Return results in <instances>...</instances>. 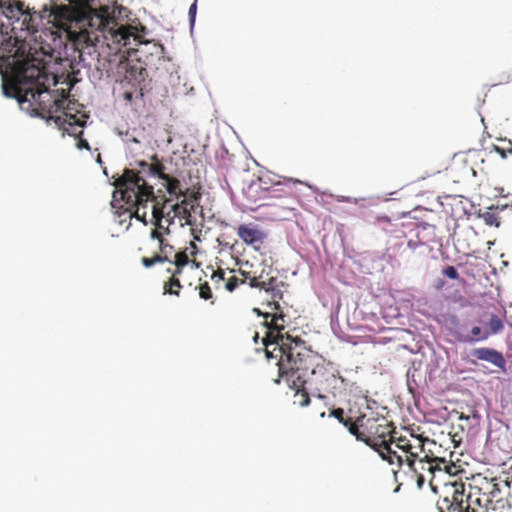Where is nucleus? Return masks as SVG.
Masks as SVG:
<instances>
[{
    "label": "nucleus",
    "instance_id": "obj_3",
    "mask_svg": "<svg viewBox=\"0 0 512 512\" xmlns=\"http://www.w3.org/2000/svg\"><path fill=\"white\" fill-rule=\"evenodd\" d=\"M57 84L54 75L49 74L44 64L40 67L30 66L23 70L14 68V82L2 85L3 94L6 97L17 99L20 104L28 102L38 116L47 120H53L59 128L68 134H75L66 128V122L71 115L65 107L66 94L62 90L60 95H55L49 90V82Z\"/></svg>",
    "mask_w": 512,
    "mask_h": 512
},
{
    "label": "nucleus",
    "instance_id": "obj_15",
    "mask_svg": "<svg viewBox=\"0 0 512 512\" xmlns=\"http://www.w3.org/2000/svg\"><path fill=\"white\" fill-rule=\"evenodd\" d=\"M136 28L131 25H120L117 29H110L111 40L120 46H128L131 39L136 41L140 36L135 32Z\"/></svg>",
    "mask_w": 512,
    "mask_h": 512
},
{
    "label": "nucleus",
    "instance_id": "obj_24",
    "mask_svg": "<svg viewBox=\"0 0 512 512\" xmlns=\"http://www.w3.org/2000/svg\"><path fill=\"white\" fill-rule=\"evenodd\" d=\"M397 432L396 430L394 431L393 433V444H395V446L402 450L405 454H408L409 452V447L412 445L414 438H416V435L414 434H410L409 437L407 436H397Z\"/></svg>",
    "mask_w": 512,
    "mask_h": 512
},
{
    "label": "nucleus",
    "instance_id": "obj_19",
    "mask_svg": "<svg viewBox=\"0 0 512 512\" xmlns=\"http://www.w3.org/2000/svg\"><path fill=\"white\" fill-rule=\"evenodd\" d=\"M425 441L426 438H423L422 436H416L414 440L412 441V445L409 447L408 454L405 455V463L408 467H416V461L421 459V456L423 455V449L425 447Z\"/></svg>",
    "mask_w": 512,
    "mask_h": 512
},
{
    "label": "nucleus",
    "instance_id": "obj_27",
    "mask_svg": "<svg viewBox=\"0 0 512 512\" xmlns=\"http://www.w3.org/2000/svg\"><path fill=\"white\" fill-rule=\"evenodd\" d=\"M330 416L336 418L340 423H342L350 432L351 425L357 424V418L353 421L350 417H345L344 410L342 408L333 409L330 412Z\"/></svg>",
    "mask_w": 512,
    "mask_h": 512
},
{
    "label": "nucleus",
    "instance_id": "obj_16",
    "mask_svg": "<svg viewBox=\"0 0 512 512\" xmlns=\"http://www.w3.org/2000/svg\"><path fill=\"white\" fill-rule=\"evenodd\" d=\"M237 235L248 245L263 243L264 233L256 226L251 224H242L237 228Z\"/></svg>",
    "mask_w": 512,
    "mask_h": 512
},
{
    "label": "nucleus",
    "instance_id": "obj_22",
    "mask_svg": "<svg viewBox=\"0 0 512 512\" xmlns=\"http://www.w3.org/2000/svg\"><path fill=\"white\" fill-rule=\"evenodd\" d=\"M83 126V122L80 121L76 115H70L66 122V128L70 130V132H74L73 136L78 138L77 147L79 149H87L90 150V145L87 140L82 139L83 130L76 131L79 127Z\"/></svg>",
    "mask_w": 512,
    "mask_h": 512
},
{
    "label": "nucleus",
    "instance_id": "obj_40",
    "mask_svg": "<svg viewBox=\"0 0 512 512\" xmlns=\"http://www.w3.org/2000/svg\"><path fill=\"white\" fill-rule=\"evenodd\" d=\"M420 244H422V243H421V242H419V241H415V240H409V241H408V243H407L408 247H409L410 249H412V250L417 249V247H418Z\"/></svg>",
    "mask_w": 512,
    "mask_h": 512
},
{
    "label": "nucleus",
    "instance_id": "obj_30",
    "mask_svg": "<svg viewBox=\"0 0 512 512\" xmlns=\"http://www.w3.org/2000/svg\"><path fill=\"white\" fill-rule=\"evenodd\" d=\"M199 297L203 300H211V303L213 304V293L211 290V287L208 282L201 283L199 285Z\"/></svg>",
    "mask_w": 512,
    "mask_h": 512
},
{
    "label": "nucleus",
    "instance_id": "obj_25",
    "mask_svg": "<svg viewBox=\"0 0 512 512\" xmlns=\"http://www.w3.org/2000/svg\"><path fill=\"white\" fill-rule=\"evenodd\" d=\"M182 289V284L180 279L177 277H169L167 281L163 284L164 294L180 296V291Z\"/></svg>",
    "mask_w": 512,
    "mask_h": 512
},
{
    "label": "nucleus",
    "instance_id": "obj_29",
    "mask_svg": "<svg viewBox=\"0 0 512 512\" xmlns=\"http://www.w3.org/2000/svg\"><path fill=\"white\" fill-rule=\"evenodd\" d=\"M291 388L296 390L295 402H297L300 406H306L309 404L310 397H309L308 392L305 389V386L299 387V388L298 387H291Z\"/></svg>",
    "mask_w": 512,
    "mask_h": 512
},
{
    "label": "nucleus",
    "instance_id": "obj_10",
    "mask_svg": "<svg viewBox=\"0 0 512 512\" xmlns=\"http://www.w3.org/2000/svg\"><path fill=\"white\" fill-rule=\"evenodd\" d=\"M413 473L418 488H422L426 480L432 485L435 473L437 471H444L443 467H439L438 464H432L426 462L424 459L416 461V467H409Z\"/></svg>",
    "mask_w": 512,
    "mask_h": 512
},
{
    "label": "nucleus",
    "instance_id": "obj_4",
    "mask_svg": "<svg viewBox=\"0 0 512 512\" xmlns=\"http://www.w3.org/2000/svg\"><path fill=\"white\" fill-rule=\"evenodd\" d=\"M468 486V494L465 495V485L454 483L451 498L445 497L437 502L438 512H496L497 508L506 506L498 478L477 474Z\"/></svg>",
    "mask_w": 512,
    "mask_h": 512
},
{
    "label": "nucleus",
    "instance_id": "obj_34",
    "mask_svg": "<svg viewBox=\"0 0 512 512\" xmlns=\"http://www.w3.org/2000/svg\"><path fill=\"white\" fill-rule=\"evenodd\" d=\"M443 275L450 279H458L459 273L454 266H447L442 271Z\"/></svg>",
    "mask_w": 512,
    "mask_h": 512
},
{
    "label": "nucleus",
    "instance_id": "obj_5",
    "mask_svg": "<svg viewBox=\"0 0 512 512\" xmlns=\"http://www.w3.org/2000/svg\"><path fill=\"white\" fill-rule=\"evenodd\" d=\"M50 16L52 24L59 32L65 33L66 38L76 45L88 44L89 31L86 28L88 19L76 7L71 5H58L53 8Z\"/></svg>",
    "mask_w": 512,
    "mask_h": 512
},
{
    "label": "nucleus",
    "instance_id": "obj_8",
    "mask_svg": "<svg viewBox=\"0 0 512 512\" xmlns=\"http://www.w3.org/2000/svg\"><path fill=\"white\" fill-rule=\"evenodd\" d=\"M284 286L282 281H278L275 277V282L272 285H267L265 291L271 293L272 301H269L267 306L270 310H273L272 319L268 325V332H266L265 337L263 338V344L266 347V343H268L270 338L274 336L281 337L283 340L286 338V334H282V331L285 328V314L282 311V308L279 304V300L283 297V292L281 287ZM277 342L278 338L275 339Z\"/></svg>",
    "mask_w": 512,
    "mask_h": 512
},
{
    "label": "nucleus",
    "instance_id": "obj_1",
    "mask_svg": "<svg viewBox=\"0 0 512 512\" xmlns=\"http://www.w3.org/2000/svg\"><path fill=\"white\" fill-rule=\"evenodd\" d=\"M114 201H123L137 220L146 223L147 205L151 203L154 225L169 233V227L178 218L187 225L196 222V215L202 214L201 193L192 191L189 197L181 200L168 198L161 190L157 193L147 180L134 170L124 169L123 174L115 179Z\"/></svg>",
    "mask_w": 512,
    "mask_h": 512
},
{
    "label": "nucleus",
    "instance_id": "obj_45",
    "mask_svg": "<svg viewBox=\"0 0 512 512\" xmlns=\"http://www.w3.org/2000/svg\"><path fill=\"white\" fill-rule=\"evenodd\" d=\"M511 480H512V475H511Z\"/></svg>",
    "mask_w": 512,
    "mask_h": 512
},
{
    "label": "nucleus",
    "instance_id": "obj_28",
    "mask_svg": "<svg viewBox=\"0 0 512 512\" xmlns=\"http://www.w3.org/2000/svg\"><path fill=\"white\" fill-rule=\"evenodd\" d=\"M297 183H301L300 181H294L292 179L287 180L286 182H277L275 184V188L273 189L274 192H280L285 195H289L292 192V186H294Z\"/></svg>",
    "mask_w": 512,
    "mask_h": 512
},
{
    "label": "nucleus",
    "instance_id": "obj_6",
    "mask_svg": "<svg viewBox=\"0 0 512 512\" xmlns=\"http://www.w3.org/2000/svg\"><path fill=\"white\" fill-rule=\"evenodd\" d=\"M394 431V424L385 417H367L366 415L358 416L357 424L351 425L350 428L351 435L374 451L388 442H393Z\"/></svg>",
    "mask_w": 512,
    "mask_h": 512
},
{
    "label": "nucleus",
    "instance_id": "obj_2",
    "mask_svg": "<svg viewBox=\"0 0 512 512\" xmlns=\"http://www.w3.org/2000/svg\"><path fill=\"white\" fill-rule=\"evenodd\" d=\"M266 343V357L278 359V373L280 380L289 387H304L318 392H331L336 388L338 378L327 368L323 359L314 351L307 348L300 338L286 334L283 340L278 336L277 342L272 336Z\"/></svg>",
    "mask_w": 512,
    "mask_h": 512
},
{
    "label": "nucleus",
    "instance_id": "obj_35",
    "mask_svg": "<svg viewBox=\"0 0 512 512\" xmlns=\"http://www.w3.org/2000/svg\"><path fill=\"white\" fill-rule=\"evenodd\" d=\"M211 280L215 283V284H220V282L224 281L225 280V271L221 268H219L218 270L214 271L211 275Z\"/></svg>",
    "mask_w": 512,
    "mask_h": 512
},
{
    "label": "nucleus",
    "instance_id": "obj_11",
    "mask_svg": "<svg viewBox=\"0 0 512 512\" xmlns=\"http://www.w3.org/2000/svg\"><path fill=\"white\" fill-rule=\"evenodd\" d=\"M471 355L477 360L491 363L502 371L506 369V360L503 354L496 349L490 347L475 348L471 351Z\"/></svg>",
    "mask_w": 512,
    "mask_h": 512
},
{
    "label": "nucleus",
    "instance_id": "obj_21",
    "mask_svg": "<svg viewBox=\"0 0 512 512\" xmlns=\"http://www.w3.org/2000/svg\"><path fill=\"white\" fill-rule=\"evenodd\" d=\"M23 2L20 0H0V18H14L22 14Z\"/></svg>",
    "mask_w": 512,
    "mask_h": 512
},
{
    "label": "nucleus",
    "instance_id": "obj_43",
    "mask_svg": "<svg viewBox=\"0 0 512 512\" xmlns=\"http://www.w3.org/2000/svg\"><path fill=\"white\" fill-rule=\"evenodd\" d=\"M70 4L76 3L77 0H67Z\"/></svg>",
    "mask_w": 512,
    "mask_h": 512
},
{
    "label": "nucleus",
    "instance_id": "obj_7",
    "mask_svg": "<svg viewBox=\"0 0 512 512\" xmlns=\"http://www.w3.org/2000/svg\"><path fill=\"white\" fill-rule=\"evenodd\" d=\"M152 162L138 161L136 163V169H133L136 173L143 175L147 180L148 177L159 178L164 181L163 185L168 193V198H174L181 200L183 197H189L192 191L188 188L183 189L180 180L173 174L167 171L166 166L160 161L156 155L151 157Z\"/></svg>",
    "mask_w": 512,
    "mask_h": 512
},
{
    "label": "nucleus",
    "instance_id": "obj_38",
    "mask_svg": "<svg viewBox=\"0 0 512 512\" xmlns=\"http://www.w3.org/2000/svg\"><path fill=\"white\" fill-rule=\"evenodd\" d=\"M138 89H129V90H125L123 92V98L125 101L131 103L133 98H134V95H135V92L137 91Z\"/></svg>",
    "mask_w": 512,
    "mask_h": 512
},
{
    "label": "nucleus",
    "instance_id": "obj_26",
    "mask_svg": "<svg viewBox=\"0 0 512 512\" xmlns=\"http://www.w3.org/2000/svg\"><path fill=\"white\" fill-rule=\"evenodd\" d=\"M479 217L483 219L486 225L499 227L500 217L496 209L488 208L484 212L479 213Z\"/></svg>",
    "mask_w": 512,
    "mask_h": 512
},
{
    "label": "nucleus",
    "instance_id": "obj_37",
    "mask_svg": "<svg viewBox=\"0 0 512 512\" xmlns=\"http://www.w3.org/2000/svg\"><path fill=\"white\" fill-rule=\"evenodd\" d=\"M196 12H197V1L195 0L192 5L190 6L189 8V21H190V24L191 26L193 27L194 23H195V17H196Z\"/></svg>",
    "mask_w": 512,
    "mask_h": 512
},
{
    "label": "nucleus",
    "instance_id": "obj_17",
    "mask_svg": "<svg viewBox=\"0 0 512 512\" xmlns=\"http://www.w3.org/2000/svg\"><path fill=\"white\" fill-rule=\"evenodd\" d=\"M147 76V71L140 65L130 66L125 74L124 81L130 84L132 88L139 89V95L143 96L141 83L144 82Z\"/></svg>",
    "mask_w": 512,
    "mask_h": 512
},
{
    "label": "nucleus",
    "instance_id": "obj_39",
    "mask_svg": "<svg viewBox=\"0 0 512 512\" xmlns=\"http://www.w3.org/2000/svg\"><path fill=\"white\" fill-rule=\"evenodd\" d=\"M183 269H184V267H176V266H174L173 269L168 268L167 271L171 273L170 277H177V278H179V276L183 273Z\"/></svg>",
    "mask_w": 512,
    "mask_h": 512
},
{
    "label": "nucleus",
    "instance_id": "obj_44",
    "mask_svg": "<svg viewBox=\"0 0 512 512\" xmlns=\"http://www.w3.org/2000/svg\"><path fill=\"white\" fill-rule=\"evenodd\" d=\"M382 219L387 221V222L389 221V218H387V217H383Z\"/></svg>",
    "mask_w": 512,
    "mask_h": 512
},
{
    "label": "nucleus",
    "instance_id": "obj_31",
    "mask_svg": "<svg viewBox=\"0 0 512 512\" xmlns=\"http://www.w3.org/2000/svg\"><path fill=\"white\" fill-rule=\"evenodd\" d=\"M500 141L505 145L503 147L495 145L494 150L498 152L503 158L507 157L508 155H512V142L506 139H500Z\"/></svg>",
    "mask_w": 512,
    "mask_h": 512
},
{
    "label": "nucleus",
    "instance_id": "obj_9",
    "mask_svg": "<svg viewBox=\"0 0 512 512\" xmlns=\"http://www.w3.org/2000/svg\"><path fill=\"white\" fill-rule=\"evenodd\" d=\"M488 329L474 326L468 334H458L457 340L461 343L473 344L475 342L485 341L491 335L499 334L504 329V323L500 316L494 313H486Z\"/></svg>",
    "mask_w": 512,
    "mask_h": 512
},
{
    "label": "nucleus",
    "instance_id": "obj_14",
    "mask_svg": "<svg viewBox=\"0 0 512 512\" xmlns=\"http://www.w3.org/2000/svg\"><path fill=\"white\" fill-rule=\"evenodd\" d=\"M197 251V245L195 244V242L191 241L189 243V246L185 247L183 250L174 253V260H171V262L169 263L176 267H185L189 263H192L195 268H198L199 263H197L195 260Z\"/></svg>",
    "mask_w": 512,
    "mask_h": 512
},
{
    "label": "nucleus",
    "instance_id": "obj_12",
    "mask_svg": "<svg viewBox=\"0 0 512 512\" xmlns=\"http://www.w3.org/2000/svg\"><path fill=\"white\" fill-rule=\"evenodd\" d=\"M441 446L437 445L434 440L426 438L425 447L422 452L421 459L426 460L432 464H438L439 467H443L444 471L448 474H452V468L454 465L447 463L444 457H440L435 450H440Z\"/></svg>",
    "mask_w": 512,
    "mask_h": 512
},
{
    "label": "nucleus",
    "instance_id": "obj_20",
    "mask_svg": "<svg viewBox=\"0 0 512 512\" xmlns=\"http://www.w3.org/2000/svg\"><path fill=\"white\" fill-rule=\"evenodd\" d=\"M393 442H388L380 447L376 452L382 460L388 462L390 465L397 464L401 467L405 463V458L398 454L396 450H393L391 445Z\"/></svg>",
    "mask_w": 512,
    "mask_h": 512
},
{
    "label": "nucleus",
    "instance_id": "obj_13",
    "mask_svg": "<svg viewBox=\"0 0 512 512\" xmlns=\"http://www.w3.org/2000/svg\"><path fill=\"white\" fill-rule=\"evenodd\" d=\"M22 14L17 15L14 18H6L8 23L12 26L15 22H19L21 20V30H27L29 32H37L38 31V20L41 18L35 11L31 12L29 8H25L22 6Z\"/></svg>",
    "mask_w": 512,
    "mask_h": 512
},
{
    "label": "nucleus",
    "instance_id": "obj_18",
    "mask_svg": "<svg viewBox=\"0 0 512 512\" xmlns=\"http://www.w3.org/2000/svg\"><path fill=\"white\" fill-rule=\"evenodd\" d=\"M164 234L167 233L163 229L155 227L151 231V238L156 239L159 242L160 253L157 255L161 258L165 257V262H171V256L174 254V247L166 241Z\"/></svg>",
    "mask_w": 512,
    "mask_h": 512
},
{
    "label": "nucleus",
    "instance_id": "obj_41",
    "mask_svg": "<svg viewBox=\"0 0 512 512\" xmlns=\"http://www.w3.org/2000/svg\"><path fill=\"white\" fill-rule=\"evenodd\" d=\"M260 274H262V279H268L271 277L269 276V272L265 273V269H263Z\"/></svg>",
    "mask_w": 512,
    "mask_h": 512
},
{
    "label": "nucleus",
    "instance_id": "obj_23",
    "mask_svg": "<svg viewBox=\"0 0 512 512\" xmlns=\"http://www.w3.org/2000/svg\"><path fill=\"white\" fill-rule=\"evenodd\" d=\"M245 276V279L249 280V285L255 288L266 289L267 285H272L275 282V277H270L268 279H262V274L256 275L254 273L251 275V272H242Z\"/></svg>",
    "mask_w": 512,
    "mask_h": 512
},
{
    "label": "nucleus",
    "instance_id": "obj_32",
    "mask_svg": "<svg viewBox=\"0 0 512 512\" xmlns=\"http://www.w3.org/2000/svg\"><path fill=\"white\" fill-rule=\"evenodd\" d=\"M163 262H165V257L161 258L157 254H155L152 257H142V259H141V263L146 268H150L155 264L163 263Z\"/></svg>",
    "mask_w": 512,
    "mask_h": 512
},
{
    "label": "nucleus",
    "instance_id": "obj_36",
    "mask_svg": "<svg viewBox=\"0 0 512 512\" xmlns=\"http://www.w3.org/2000/svg\"><path fill=\"white\" fill-rule=\"evenodd\" d=\"M253 311L259 315V316H263L264 317V325L266 326V328L268 329V325H269V322L270 320L272 319V315H273V310H270L269 312H262L260 309L258 308H254Z\"/></svg>",
    "mask_w": 512,
    "mask_h": 512
},
{
    "label": "nucleus",
    "instance_id": "obj_33",
    "mask_svg": "<svg viewBox=\"0 0 512 512\" xmlns=\"http://www.w3.org/2000/svg\"><path fill=\"white\" fill-rule=\"evenodd\" d=\"M239 283L240 280L236 276H231L230 278L227 279L225 288L228 291L232 292L238 287ZM241 283H244V280H242Z\"/></svg>",
    "mask_w": 512,
    "mask_h": 512
},
{
    "label": "nucleus",
    "instance_id": "obj_42",
    "mask_svg": "<svg viewBox=\"0 0 512 512\" xmlns=\"http://www.w3.org/2000/svg\"><path fill=\"white\" fill-rule=\"evenodd\" d=\"M504 485L507 487V488H510V480L509 479H506L504 481Z\"/></svg>",
    "mask_w": 512,
    "mask_h": 512
}]
</instances>
